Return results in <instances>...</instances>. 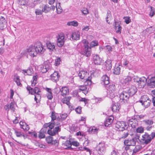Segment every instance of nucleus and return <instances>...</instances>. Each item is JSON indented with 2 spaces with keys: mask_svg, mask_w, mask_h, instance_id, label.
<instances>
[{
  "mask_svg": "<svg viewBox=\"0 0 155 155\" xmlns=\"http://www.w3.org/2000/svg\"><path fill=\"white\" fill-rule=\"evenodd\" d=\"M121 104L120 102H117L115 103L112 104V110L113 111H116L117 110H119L120 109V104Z\"/></svg>",
  "mask_w": 155,
  "mask_h": 155,
  "instance_id": "25",
  "label": "nucleus"
},
{
  "mask_svg": "<svg viewBox=\"0 0 155 155\" xmlns=\"http://www.w3.org/2000/svg\"><path fill=\"white\" fill-rule=\"evenodd\" d=\"M54 90L55 91H57L56 93H57L58 92L59 93V91H61V94L63 96L67 95L68 94L69 92V90L68 87H62L61 88H59V89H58V88H56L54 89Z\"/></svg>",
  "mask_w": 155,
  "mask_h": 155,
  "instance_id": "15",
  "label": "nucleus"
},
{
  "mask_svg": "<svg viewBox=\"0 0 155 155\" xmlns=\"http://www.w3.org/2000/svg\"><path fill=\"white\" fill-rule=\"evenodd\" d=\"M99 129L94 127L92 128H90L89 130L90 131H91L92 133L93 134H96L97 133V131Z\"/></svg>",
  "mask_w": 155,
  "mask_h": 155,
  "instance_id": "42",
  "label": "nucleus"
},
{
  "mask_svg": "<svg viewBox=\"0 0 155 155\" xmlns=\"http://www.w3.org/2000/svg\"><path fill=\"white\" fill-rule=\"evenodd\" d=\"M67 116L68 115L67 114L64 113L61 115L60 118L59 117H58L57 118V119L58 120L60 121H62L65 120V118L67 117Z\"/></svg>",
  "mask_w": 155,
  "mask_h": 155,
  "instance_id": "34",
  "label": "nucleus"
},
{
  "mask_svg": "<svg viewBox=\"0 0 155 155\" xmlns=\"http://www.w3.org/2000/svg\"><path fill=\"white\" fill-rule=\"evenodd\" d=\"M64 35L63 34L61 33L58 35L57 39V45L59 47H62L64 44Z\"/></svg>",
  "mask_w": 155,
  "mask_h": 155,
  "instance_id": "10",
  "label": "nucleus"
},
{
  "mask_svg": "<svg viewBox=\"0 0 155 155\" xmlns=\"http://www.w3.org/2000/svg\"><path fill=\"white\" fill-rule=\"evenodd\" d=\"M80 33L78 31L73 32L71 35V38L73 40H77L79 39Z\"/></svg>",
  "mask_w": 155,
  "mask_h": 155,
  "instance_id": "26",
  "label": "nucleus"
},
{
  "mask_svg": "<svg viewBox=\"0 0 155 155\" xmlns=\"http://www.w3.org/2000/svg\"><path fill=\"white\" fill-rule=\"evenodd\" d=\"M120 99L119 102L121 104L130 103V101L131 97H130L125 90L123 91L119 94Z\"/></svg>",
  "mask_w": 155,
  "mask_h": 155,
  "instance_id": "3",
  "label": "nucleus"
},
{
  "mask_svg": "<svg viewBox=\"0 0 155 155\" xmlns=\"http://www.w3.org/2000/svg\"><path fill=\"white\" fill-rule=\"evenodd\" d=\"M35 49L37 54H42L44 52L45 49L44 48L42 44L40 42H38L35 46Z\"/></svg>",
  "mask_w": 155,
  "mask_h": 155,
  "instance_id": "16",
  "label": "nucleus"
},
{
  "mask_svg": "<svg viewBox=\"0 0 155 155\" xmlns=\"http://www.w3.org/2000/svg\"><path fill=\"white\" fill-rule=\"evenodd\" d=\"M43 12L42 11V10H41L39 9H36L35 11V13L36 15H40L42 14V12Z\"/></svg>",
  "mask_w": 155,
  "mask_h": 155,
  "instance_id": "52",
  "label": "nucleus"
},
{
  "mask_svg": "<svg viewBox=\"0 0 155 155\" xmlns=\"http://www.w3.org/2000/svg\"><path fill=\"white\" fill-rule=\"evenodd\" d=\"M136 131L137 133H142L143 132L144 128L142 127H138L136 130Z\"/></svg>",
  "mask_w": 155,
  "mask_h": 155,
  "instance_id": "46",
  "label": "nucleus"
},
{
  "mask_svg": "<svg viewBox=\"0 0 155 155\" xmlns=\"http://www.w3.org/2000/svg\"><path fill=\"white\" fill-rule=\"evenodd\" d=\"M134 81L137 84L140 88H143L146 85L147 79L144 77L139 78L134 76L133 77Z\"/></svg>",
  "mask_w": 155,
  "mask_h": 155,
  "instance_id": "4",
  "label": "nucleus"
},
{
  "mask_svg": "<svg viewBox=\"0 0 155 155\" xmlns=\"http://www.w3.org/2000/svg\"><path fill=\"white\" fill-rule=\"evenodd\" d=\"M22 123L23 124H21V122L19 123L21 126V128H22L24 130H28L29 129L28 125L25 123L22 122Z\"/></svg>",
  "mask_w": 155,
  "mask_h": 155,
  "instance_id": "32",
  "label": "nucleus"
},
{
  "mask_svg": "<svg viewBox=\"0 0 155 155\" xmlns=\"http://www.w3.org/2000/svg\"><path fill=\"white\" fill-rule=\"evenodd\" d=\"M51 66V64L49 63L45 64V65L43 66L44 69H45V71H43L42 73L46 72L50 68Z\"/></svg>",
  "mask_w": 155,
  "mask_h": 155,
  "instance_id": "31",
  "label": "nucleus"
},
{
  "mask_svg": "<svg viewBox=\"0 0 155 155\" xmlns=\"http://www.w3.org/2000/svg\"><path fill=\"white\" fill-rule=\"evenodd\" d=\"M15 133L18 137H22V132L21 131H18L16 130H15Z\"/></svg>",
  "mask_w": 155,
  "mask_h": 155,
  "instance_id": "47",
  "label": "nucleus"
},
{
  "mask_svg": "<svg viewBox=\"0 0 155 155\" xmlns=\"http://www.w3.org/2000/svg\"><path fill=\"white\" fill-rule=\"evenodd\" d=\"M26 5L31 8H34L35 5V0H26Z\"/></svg>",
  "mask_w": 155,
  "mask_h": 155,
  "instance_id": "24",
  "label": "nucleus"
},
{
  "mask_svg": "<svg viewBox=\"0 0 155 155\" xmlns=\"http://www.w3.org/2000/svg\"><path fill=\"white\" fill-rule=\"evenodd\" d=\"M105 66L106 69L109 70H110L112 66V61L111 60L108 59L105 61Z\"/></svg>",
  "mask_w": 155,
  "mask_h": 155,
  "instance_id": "28",
  "label": "nucleus"
},
{
  "mask_svg": "<svg viewBox=\"0 0 155 155\" xmlns=\"http://www.w3.org/2000/svg\"><path fill=\"white\" fill-rule=\"evenodd\" d=\"M50 10L51 8H50L48 5H45L42 9V11L46 13L50 11Z\"/></svg>",
  "mask_w": 155,
  "mask_h": 155,
  "instance_id": "33",
  "label": "nucleus"
},
{
  "mask_svg": "<svg viewBox=\"0 0 155 155\" xmlns=\"http://www.w3.org/2000/svg\"><path fill=\"white\" fill-rule=\"evenodd\" d=\"M84 9L81 10L82 12L84 15H86L89 13V12L87 8H84Z\"/></svg>",
  "mask_w": 155,
  "mask_h": 155,
  "instance_id": "56",
  "label": "nucleus"
},
{
  "mask_svg": "<svg viewBox=\"0 0 155 155\" xmlns=\"http://www.w3.org/2000/svg\"><path fill=\"white\" fill-rule=\"evenodd\" d=\"M120 65H115L114 69H113V73L115 75H119L120 74Z\"/></svg>",
  "mask_w": 155,
  "mask_h": 155,
  "instance_id": "29",
  "label": "nucleus"
},
{
  "mask_svg": "<svg viewBox=\"0 0 155 155\" xmlns=\"http://www.w3.org/2000/svg\"><path fill=\"white\" fill-rule=\"evenodd\" d=\"M35 93L37 95L38 97H40V93L41 92L39 88L38 87H35L34 88Z\"/></svg>",
  "mask_w": 155,
  "mask_h": 155,
  "instance_id": "37",
  "label": "nucleus"
},
{
  "mask_svg": "<svg viewBox=\"0 0 155 155\" xmlns=\"http://www.w3.org/2000/svg\"><path fill=\"white\" fill-rule=\"evenodd\" d=\"M67 25L69 26L72 25L76 27L78 25V23L76 21H73L68 22Z\"/></svg>",
  "mask_w": 155,
  "mask_h": 155,
  "instance_id": "39",
  "label": "nucleus"
},
{
  "mask_svg": "<svg viewBox=\"0 0 155 155\" xmlns=\"http://www.w3.org/2000/svg\"><path fill=\"white\" fill-rule=\"evenodd\" d=\"M51 117L52 121H53L56 119L57 118V116L55 115V112L54 111L52 112Z\"/></svg>",
  "mask_w": 155,
  "mask_h": 155,
  "instance_id": "45",
  "label": "nucleus"
},
{
  "mask_svg": "<svg viewBox=\"0 0 155 155\" xmlns=\"http://www.w3.org/2000/svg\"><path fill=\"white\" fill-rule=\"evenodd\" d=\"M107 94L108 96L111 98H112L115 97L116 90V87L115 85L113 84H109L107 86Z\"/></svg>",
  "mask_w": 155,
  "mask_h": 155,
  "instance_id": "6",
  "label": "nucleus"
},
{
  "mask_svg": "<svg viewBox=\"0 0 155 155\" xmlns=\"http://www.w3.org/2000/svg\"><path fill=\"white\" fill-rule=\"evenodd\" d=\"M124 144L125 145H129V146H135L136 144V143L135 140H133V139H132L129 140H126L124 141Z\"/></svg>",
  "mask_w": 155,
  "mask_h": 155,
  "instance_id": "21",
  "label": "nucleus"
},
{
  "mask_svg": "<svg viewBox=\"0 0 155 155\" xmlns=\"http://www.w3.org/2000/svg\"><path fill=\"white\" fill-rule=\"evenodd\" d=\"M47 48L51 51H53L55 48L54 44V43H51L50 41H48L46 43Z\"/></svg>",
  "mask_w": 155,
  "mask_h": 155,
  "instance_id": "30",
  "label": "nucleus"
},
{
  "mask_svg": "<svg viewBox=\"0 0 155 155\" xmlns=\"http://www.w3.org/2000/svg\"><path fill=\"white\" fill-rule=\"evenodd\" d=\"M101 83L105 85V87H107V86L110 83L109 78L106 75H103L101 78Z\"/></svg>",
  "mask_w": 155,
  "mask_h": 155,
  "instance_id": "17",
  "label": "nucleus"
},
{
  "mask_svg": "<svg viewBox=\"0 0 155 155\" xmlns=\"http://www.w3.org/2000/svg\"><path fill=\"white\" fill-rule=\"evenodd\" d=\"M155 137V132H152L150 135L148 133L145 132L144 134L142 136V138L140 140V142L143 144L147 145L151 143L152 140Z\"/></svg>",
  "mask_w": 155,
  "mask_h": 155,
  "instance_id": "2",
  "label": "nucleus"
},
{
  "mask_svg": "<svg viewBox=\"0 0 155 155\" xmlns=\"http://www.w3.org/2000/svg\"><path fill=\"white\" fill-rule=\"evenodd\" d=\"M147 85L151 88H153L155 87V76L152 77L150 79H149Z\"/></svg>",
  "mask_w": 155,
  "mask_h": 155,
  "instance_id": "18",
  "label": "nucleus"
},
{
  "mask_svg": "<svg viewBox=\"0 0 155 155\" xmlns=\"http://www.w3.org/2000/svg\"><path fill=\"white\" fill-rule=\"evenodd\" d=\"M6 27V23H0V29L1 30H3L4 28Z\"/></svg>",
  "mask_w": 155,
  "mask_h": 155,
  "instance_id": "59",
  "label": "nucleus"
},
{
  "mask_svg": "<svg viewBox=\"0 0 155 155\" xmlns=\"http://www.w3.org/2000/svg\"><path fill=\"white\" fill-rule=\"evenodd\" d=\"M87 74V72H85L84 71H81L78 74V76L81 79H86V81L84 82L85 85L89 86L91 85L92 83L91 81L92 78L91 76L88 77L87 78L86 77Z\"/></svg>",
  "mask_w": 155,
  "mask_h": 155,
  "instance_id": "5",
  "label": "nucleus"
},
{
  "mask_svg": "<svg viewBox=\"0 0 155 155\" xmlns=\"http://www.w3.org/2000/svg\"><path fill=\"white\" fill-rule=\"evenodd\" d=\"M54 130H48L47 131L48 134L50 135L54 136L56 134Z\"/></svg>",
  "mask_w": 155,
  "mask_h": 155,
  "instance_id": "48",
  "label": "nucleus"
},
{
  "mask_svg": "<svg viewBox=\"0 0 155 155\" xmlns=\"http://www.w3.org/2000/svg\"><path fill=\"white\" fill-rule=\"evenodd\" d=\"M125 91L132 98V97L137 92V89L135 86L132 85L130 87H127Z\"/></svg>",
  "mask_w": 155,
  "mask_h": 155,
  "instance_id": "8",
  "label": "nucleus"
},
{
  "mask_svg": "<svg viewBox=\"0 0 155 155\" xmlns=\"http://www.w3.org/2000/svg\"><path fill=\"white\" fill-rule=\"evenodd\" d=\"M113 120L114 118L113 117H109L107 118L104 123L105 126L107 127L111 124L113 122Z\"/></svg>",
  "mask_w": 155,
  "mask_h": 155,
  "instance_id": "27",
  "label": "nucleus"
},
{
  "mask_svg": "<svg viewBox=\"0 0 155 155\" xmlns=\"http://www.w3.org/2000/svg\"><path fill=\"white\" fill-rule=\"evenodd\" d=\"M53 139L52 137L48 136L46 138V141L48 143L51 144Z\"/></svg>",
  "mask_w": 155,
  "mask_h": 155,
  "instance_id": "38",
  "label": "nucleus"
},
{
  "mask_svg": "<svg viewBox=\"0 0 155 155\" xmlns=\"http://www.w3.org/2000/svg\"><path fill=\"white\" fill-rule=\"evenodd\" d=\"M49 130L52 129L54 126V123L52 122L51 123H49Z\"/></svg>",
  "mask_w": 155,
  "mask_h": 155,
  "instance_id": "60",
  "label": "nucleus"
},
{
  "mask_svg": "<svg viewBox=\"0 0 155 155\" xmlns=\"http://www.w3.org/2000/svg\"><path fill=\"white\" fill-rule=\"evenodd\" d=\"M115 127L117 128V130L119 131H123L127 128V125L122 121H118L117 122Z\"/></svg>",
  "mask_w": 155,
  "mask_h": 155,
  "instance_id": "7",
  "label": "nucleus"
},
{
  "mask_svg": "<svg viewBox=\"0 0 155 155\" xmlns=\"http://www.w3.org/2000/svg\"><path fill=\"white\" fill-rule=\"evenodd\" d=\"M143 123L146 126V129L147 130L150 131L152 128L153 127L151 125L153 124V121L152 120H145L143 121Z\"/></svg>",
  "mask_w": 155,
  "mask_h": 155,
  "instance_id": "11",
  "label": "nucleus"
},
{
  "mask_svg": "<svg viewBox=\"0 0 155 155\" xmlns=\"http://www.w3.org/2000/svg\"><path fill=\"white\" fill-rule=\"evenodd\" d=\"M81 107H78L76 109L75 111L78 113L81 114Z\"/></svg>",
  "mask_w": 155,
  "mask_h": 155,
  "instance_id": "61",
  "label": "nucleus"
},
{
  "mask_svg": "<svg viewBox=\"0 0 155 155\" xmlns=\"http://www.w3.org/2000/svg\"><path fill=\"white\" fill-rule=\"evenodd\" d=\"M51 79L54 81H58L60 76L58 71H54V72L51 75Z\"/></svg>",
  "mask_w": 155,
  "mask_h": 155,
  "instance_id": "23",
  "label": "nucleus"
},
{
  "mask_svg": "<svg viewBox=\"0 0 155 155\" xmlns=\"http://www.w3.org/2000/svg\"><path fill=\"white\" fill-rule=\"evenodd\" d=\"M27 52L29 55L32 58L36 56L37 54L35 46H30L27 49Z\"/></svg>",
  "mask_w": 155,
  "mask_h": 155,
  "instance_id": "9",
  "label": "nucleus"
},
{
  "mask_svg": "<svg viewBox=\"0 0 155 155\" xmlns=\"http://www.w3.org/2000/svg\"><path fill=\"white\" fill-rule=\"evenodd\" d=\"M141 100H140V102L142 103L145 107H148L150 106L151 100L147 98L146 95L143 96L142 97Z\"/></svg>",
  "mask_w": 155,
  "mask_h": 155,
  "instance_id": "12",
  "label": "nucleus"
},
{
  "mask_svg": "<svg viewBox=\"0 0 155 155\" xmlns=\"http://www.w3.org/2000/svg\"><path fill=\"white\" fill-rule=\"evenodd\" d=\"M45 134L40 131L38 134V137L39 138L42 139L45 138Z\"/></svg>",
  "mask_w": 155,
  "mask_h": 155,
  "instance_id": "51",
  "label": "nucleus"
},
{
  "mask_svg": "<svg viewBox=\"0 0 155 155\" xmlns=\"http://www.w3.org/2000/svg\"><path fill=\"white\" fill-rule=\"evenodd\" d=\"M6 23L5 19L2 16H0V24Z\"/></svg>",
  "mask_w": 155,
  "mask_h": 155,
  "instance_id": "57",
  "label": "nucleus"
},
{
  "mask_svg": "<svg viewBox=\"0 0 155 155\" xmlns=\"http://www.w3.org/2000/svg\"><path fill=\"white\" fill-rule=\"evenodd\" d=\"M114 27L116 31V32L117 33L120 34L121 33L122 27L120 25L119 23L118 22H115Z\"/></svg>",
  "mask_w": 155,
  "mask_h": 155,
  "instance_id": "22",
  "label": "nucleus"
},
{
  "mask_svg": "<svg viewBox=\"0 0 155 155\" xmlns=\"http://www.w3.org/2000/svg\"><path fill=\"white\" fill-rule=\"evenodd\" d=\"M136 117H137V120L143 119L146 116L145 115L141 114L140 115H135Z\"/></svg>",
  "mask_w": 155,
  "mask_h": 155,
  "instance_id": "49",
  "label": "nucleus"
},
{
  "mask_svg": "<svg viewBox=\"0 0 155 155\" xmlns=\"http://www.w3.org/2000/svg\"><path fill=\"white\" fill-rule=\"evenodd\" d=\"M26 0H25V1L23 0L21 1H19V4L20 5H26Z\"/></svg>",
  "mask_w": 155,
  "mask_h": 155,
  "instance_id": "62",
  "label": "nucleus"
},
{
  "mask_svg": "<svg viewBox=\"0 0 155 155\" xmlns=\"http://www.w3.org/2000/svg\"><path fill=\"white\" fill-rule=\"evenodd\" d=\"M27 90L28 91L29 93L31 94L32 95H33L35 93L34 89L31 88V87L29 86H27L26 87Z\"/></svg>",
  "mask_w": 155,
  "mask_h": 155,
  "instance_id": "36",
  "label": "nucleus"
},
{
  "mask_svg": "<svg viewBox=\"0 0 155 155\" xmlns=\"http://www.w3.org/2000/svg\"><path fill=\"white\" fill-rule=\"evenodd\" d=\"M128 135V131L126 130V132H124V134L122 135L121 138L124 139L127 137Z\"/></svg>",
  "mask_w": 155,
  "mask_h": 155,
  "instance_id": "55",
  "label": "nucleus"
},
{
  "mask_svg": "<svg viewBox=\"0 0 155 155\" xmlns=\"http://www.w3.org/2000/svg\"><path fill=\"white\" fill-rule=\"evenodd\" d=\"M140 137V135L136 134L135 135L134 137L133 138V140H135V142L137 141L138 140H139V138Z\"/></svg>",
  "mask_w": 155,
  "mask_h": 155,
  "instance_id": "54",
  "label": "nucleus"
},
{
  "mask_svg": "<svg viewBox=\"0 0 155 155\" xmlns=\"http://www.w3.org/2000/svg\"><path fill=\"white\" fill-rule=\"evenodd\" d=\"M57 125L58 126L56 127H55L53 129L56 134L58 133V132H60L61 131V129L60 128V127L61 126L60 124L59 123H57Z\"/></svg>",
  "mask_w": 155,
  "mask_h": 155,
  "instance_id": "40",
  "label": "nucleus"
},
{
  "mask_svg": "<svg viewBox=\"0 0 155 155\" xmlns=\"http://www.w3.org/2000/svg\"><path fill=\"white\" fill-rule=\"evenodd\" d=\"M71 97H67L65 98L63 100V103L66 104L67 105H68L70 104V103L69 101L70 100Z\"/></svg>",
  "mask_w": 155,
  "mask_h": 155,
  "instance_id": "43",
  "label": "nucleus"
},
{
  "mask_svg": "<svg viewBox=\"0 0 155 155\" xmlns=\"http://www.w3.org/2000/svg\"><path fill=\"white\" fill-rule=\"evenodd\" d=\"M55 104L54 103L51 104L50 105V108L51 110H53L55 107Z\"/></svg>",
  "mask_w": 155,
  "mask_h": 155,
  "instance_id": "63",
  "label": "nucleus"
},
{
  "mask_svg": "<svg viewBox=\"0 0 155 155\" xmlns=\"http://www.w3.org/2000/svg\"><path fill=\"white\" fill-rule=\"evenodd\" d=\"M128 124L130 125L132 128H135L137 126L138 124L137 117H136L135 116H134L129 120Z\"/></svg>",
  "mask_w": 155,
  "mask_h": 155,
  "instance_id": "13",
  "label": "nucleus"
},
{
  "mask_svg": "<svg viewBox=\"0 0 155 155\" xmlns=\"http://www.w3.org/2000/svg\"><path fill=\"white\" fill-rule=\"evenodd\" d=\"M62 145L67 147L64 148L65 150H73L74 149L71 147V142L70 140H67L64 143L62 144Z\"/></svg>",
  "mask_w": 155,
  "mask_h": 155,
  "instance_id": "20",
  "label": "nucleus"
},
{
  "mask_svg": "<svg viewBox=\"0 0 155 155\" xmlns=\"http://www.w3.org/2000/svg\"><path fill=\"white\" fill-rule=\"evenodd\" d=\"M59 143V140H53L52 142L51 143L52 145H55L57 144L58 146Z\"/></svg>",
  "mask_w": 155,
  "mask_h": 155,
  "instance_id": "58",
  "label": "nucleus"
},
{
  "mask_svg": "<svg viewBox=\"0 0 155 155\" xmlns=\"http://www.w3.org/2000/svg\"><path fill=\"white\" fill-rule=\"evenodd\" d=\"M15 105L14 104L13 102H11L10 105H9V109L11 110L13 112H14L15 111Z\"/></svg>",
  "mask_w": 155,
  "mask_h": 155,
  "instance_id": "50",
  "label": "nucleus"
},
{
  "mask_svg": "<svg viewBox=\"0 0 155 155\" xmlns=\"http://www.w3.org/2000/svg\"><path fill=\"white\" fill-rule=\"evenodd\" d=\"M131 77L128 76H127L125 79H124L123 82L125 84H126L131 81Z\"/></svg>",
  "mask_w": 155,
  "mask_h": 155,
  "instance_id": "44",
  "label": "nucleus"
},
{
  "mask_svg": "<svg viewBox=\"0 0 155 155\" xmlns=\"http://www.w3.org/2000/svg\"><path fill=\"white\" fill-rule=\"evenodd\" d=\"M150 12L149 15L150 17H152L155 14V8L154 7L151 6H150Z\"/></svg>",
  "mask_w": 155,
  "mask_h": 155,
  "instance_id": "41",
  "label": "nucleus"
},
{
  "mask_svg": "<svg viewBox=\"0 0 155 155\" xmlns=\"http://www.w3.org/2000/svg\"><path fill=\"white\" fill-rule=\"evenodd\" d=\"M71 145H72L75 147H78L79 145V143L77 141H72L71 142Z\"/></svg>",
  "mask_w": 155,
  "mask_h": 155,
  "instance_id": "53",
  "label": "nucleus"
},
{
  "mask_svg": "<svg viewBox=\"0 0 155 155\" xmlns=\"http://www.w3.org/2000/svg\"><path fill=\"white\" fill-rule=\"evenodd\" d=\"M14 81H15L18 86H21L22 85L21 84L19 79V77L18 76H16L15 78L14 79Z\"/></svg>",
  "mask_w": 155,
  "mask_h": 155,
  "instance_id": "35",
  "label": "nucleus"
},
{
  "mask_svg": "<svg viewBox=\"0 0 155 155\" xmlns=\"http://www.w3.org/2000/svg\"><path fill=\"white\" fill-rule=\"evenodd\" d=\"M88 43L87 41H85L83 42V45L81 50L80 53L84 56L89 57L91 55V48L94 47L98 45V41H91L90 44L91 47L88 46Z\"/></svg>",
  "mask_w": 155,
  "mask_h": 155,
  "instance_id": "1",
  "label": "nucleus"
},
{
  "mask_svg": "<svg viewBox=\"0 0 155 155\" xmlns=\"http://www.w3.org/2000/svg\"><path fill=\"white\" fill-rule=\"evenodd\" d=\"M94 62L95 64L97 65L101 64L102 59L101 58L99 55L97 54H94L93 57Z\"/></svg>",
  "mask_w": 155,
  "mask_h": 155,
  "instance_id": "19",
  "label": "nucleus"
},
{
  "mask_svg": "<svg viewBox=\"0 0 155 155\" xmlns=\"http://www.w3.org/2000/svg\"><path fill=\"white\" fill-rule=\"evenodd\" d=\"M130 22V19L129 17H127L125 19V22L127 24L129 23Z\"/></svg>",
  "mask_w": 155,
  "mask_h": 155,
  "instance_id": "64",
  "label": "nucleus"
},
{
  "mask_svg": "<svg viewBox=\"0 0 155 155\" xmlns=\"http://www.w3.org/2000/svg\"><path fill=\"white\" fill-rule=\"evenodd\" d=\"M105 149V144L102 143H100L96 148V150L99 155H101L102 153L104 151Z\"/></svg>",
  "mask_w": 155,
  "mask_h": 155,
  "instance_id": "14",
  "label": "nucleus"
}]
</instances>
